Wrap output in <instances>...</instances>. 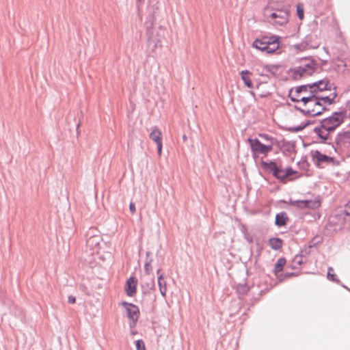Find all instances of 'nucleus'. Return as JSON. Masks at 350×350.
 Masks as SVG:
<instances>
[{
	"mask_svg": "<svg viewBox=\"0 0 350 350\" xmlns=\"http://www.w3.org/2000/svg\"><path fill=\"white\" fill-rule=\"evenodd\" d=\"M347 118L345 109L335 111L322 120L313 129V133L320 139L321 143H325L330 138L331 134L339 127Z\"/></svg>",
	"mask_w": 350,
	"mask_h": 350,
	"instance_id": "1",
	"label": "nucleus"
},
{
	"mask_svg": "<svg viewBox=\"0 0 350 350\" xmlns=\"http://www.w3.org/2000/svg\"><path fill=\"white\" fill-rule=\"evenodd\" d=\"M333 98V96L329 98L315 96L302 103V108L295 106V109L300 111L305 116H317L322 114L323 111L328 110L327 106L330 105Z\"/></svg>",
	"mask_w": 350,
	"mask_h": 350,
	"instance_id": "2",
	"label": "nucleus"
},
{
	"mask_svg": "<svg viewBox=\"0 0 350 350\" xmlns=\"http://www.w3.org/2000/svg\"><path fill=\"white\" fill-rule=\"evenodd\" d=\"M334 152L342 157H350V129L338 132L332 143Z\"/></svg>",
	"mask_w": 350,
	"mask_h": 350,
	"instance_id": "3",
	"label": "nucleus"
},
{
	"mask_svg": "<svg viewBox=\"0 0 350 350\" xmlns=\"http://www.w3.org/2000/svg\"><path fill=\"white\" fill-rule=\"evenodd\" d=\"M261 165L265 170L282 183H285L288 177L297 174V171L291 167H284L281 163L273 161L269 162L262 161Z\"/></svg>",
	"mask_w": 350,
	"mask_h": 350,
	"instance_id": "4",
	"label": "nucleus"
},
{
	"mask_svg": "<svg viewBox=\"0 0 350 350\" xmlns=\"http://www.w3.org/2000/svg\"><path fill=\"white\" fill-rule=\"evenodd\" d=\"M252 46L266 53H273L279 49V38L275 36H262L256 38L252 43Z\"/></svg>",
	"mask_w": 350,
	"mask_h": 350,
	"instance_id": "5",
	"label": "nucleus"
},
{
	"mask_svg": "<svg viewBox=\"0 0 350 350\" xmlns=\"http://www.w3.org/2000/svg\"><path fill=\"white\" fill-rule=\"evenodd\" d=\"M154 17L150 16L146 21V36L149 46L152 48H157L161 43L162 34V29L161 27H156L153 26Z\"/></svg>",
	"mask_w": 350,
	"mask_h": 350,
	"instance_id": "6",
	"label": "nucleus"
},
{
	"mask_svg": "<svg viewBox=\"0 0 350 350\" xmlns=\"http://www.w3.org/2000/svg\"><path fill=\"white\" fill-rule=\"evenodd\" d=\"M318 68V63L313 59H308V62L295 68L293 75L295 79L312 75Z\"/></svg>",
	"mask_w": 350,
	"mask_h": 350,
	"instance_id": "7",
	"label": "nucleus"
},
{
	"mask_svg": "<svg viewBox=\"0 0 350 350\" xmlns=\"http://www.w3.org/2000/svg\"><path fill=\"white\" fill-rule=\"evenodd\" d=\"M247 142L254 158L258 157L260 154L266 157L272 150L271 144H263L257 138H249Z\"/></svg>",
	"mask_w": 350,
	"mask_h": 350,
	"instance_id": "8",
	"label": "nucleus"
},
{
	"mask_svg": "<svg viewBox=\"0 0 350 350\" xmlns=\"http://www.w3.org/2000/svg\"><path fill=\"white\" fill-rule=\"evenodd\" d=\"M86 248L89 249L90 254L98 252L102 240L99 232L96 228H90L86 234Z\"/></svg>",
	"mask_w": 350,
	"mask_h": 350,
	"instance_id": "9",
	"label": "nucleus"
},
{
	"mask_svg": "<svg viewBox=\"0 0 350 350\" xmlns=\"http://www.w3.org/2000/svg\"><path fill=\"white\" fill-rule=\"evenodd\" d=\"M309 88L311 89L314 96H317L322 92L331 91L332 88L334 86L333 83H331L327 79H323L316 82L309 83Z\"/></svg>",
	"mask_w": 350,
	"mask_h": 350,
	"instance_id": "10",
	"label": "nucleus"
},
{
	"mask_svg": "<svg viewBox=\"0 0 350 350\" xmlns=\"http://www.w3.org/2000/svg\"><path fill=\"white\" fill-rule=\"evenodd\" d=\"M122 304L126 310L127 317L131 320L130 326L134 327L139 317V310L138 307L133 304L125 301L122 302Z\"/></svg>",
	"mask_w": 350,
	"mask_h": 350,
	"instance_id": "11",
	"label": "nucleus"
},
{
	"mask_svg": "<svg viewBox=\"0 0 350 350\" xmlns=\"http://www.w3.org/2000/svg\"><path fill=\"white\" fill-rule=\"evenodd\" d=\"M294 206L299 208L317 209L321 206L319 200H295L291 202Z\"/></svg>",
	"mask_w": 350,
	"mask_h": 350,
	"instance_id": "12",
	"label": "nucleus"
},
{
	"mask_svg": "<svg viewBox=\"0 0 350 350\" xmlns=\"http://www.w3.org/2000/svg\"><path fill=\"white\" fill-rule=\"evenodd\" d=\"M270 18L274 20V23L283 25L288 22V12L286 10H276L271 14Z\"/></svg>",
	"mask_w": 350,
	"mask_h": 350,
	"instance_id": "13",
	"label": "nucleus"
},
{
	"mask_svg": "<svg viewBox=\"0 0 350 350\" xmlns=\"http://www.w3.org/2000/svg\"><path fill=\"white\" fill-rule=\"evenodd\" d=\"M312 157L317 166H321L324 163H329L334 161V158L326 154H322L319 150H315L312 152Z\"/></svg>",
	"mask_w": 350,
	"mask_h": 350,
	"instance_id": "14",
	"label": "nucleus"
},
{
	"mask_svg": "<svg viewBox=\"0 0 350 350\" xmlns=\"http://www.w3.org/2000/svg\"><path fill=\"white\" fill-rule=\"evenodd\" d=\"M309 87V83L297 87V92L301 94L300 99L301 103L306 102L309 98L315 96L314 93L312 91L310 92L311 89Z\"/></svg>",
	"mask_w": 350,
	"mask_h": 350,
	"instance_id": "15",
	"label": "nucleus"
},
{
	"mask_svg": "<svg viewBox=\"0 0 350 350\" xmlns=\"http://www.w3.org/2000/svg\"><path fill=\"white\" fill-rule=\"evenodd\" d=\"M137 280L133 277L129 278L126 283L125 290L128 296H133L136 292Z\"/></svg>",
	"mask_w": 350,
	"mask_h": 350,
	"instance_id": "16",
	"label": "nucleus"
},
{
	"mask_svg": "<svg viewBox=\"0 0 350 350\" xmlns=\"http://www.w3.org/2000/svg\"><path fill=\"white\" fill-rule=\"evenodd\" d=\"M288 218L287 217V215L284 212H281L275 215V224L277 226H283L286 225V222L288 221Z\"/></svg>",
	"mask_w": 350,
	"mask_h": 350,
	"instance_id": "17",
	"label": "nucleus"
},
{
	"mask_svg": "<svg viewBox=\"0 0 350 350\" xmlns=\"http://www.w3.org/2000/svg\"><path fill=\"white\" fill-rule=\"evenodd\" d=\"M150 138L157 144L162 142V133L157 127H154L150 133Z\"/></svg>",
	"mask_w": 350,
	"mask_h": 350,
	"instance_id": "18",
	"label": "nucleus"
},
{
	"mask_svg": "<svg viewBox=\"0 0 350 350\" xmlns=\"http://www.w3.org/2000/svg\"><path fill=\"white\" fill-rule=\"evenodd\" d=\"M250 75V72L247 70H244L241 72V79L245 84L249 88H253L254 85L252 82V80L249 75Z\"/></svg>",
	"mask_w": 350,
	"mask_h": 350,
	"instance_id": "19",
	"label": "nucleus"
},
{
	"mask_svg": "<svg viewBox=\"0 0 350 350\" xmlns=\"http://www.w3.org/2000/svg\"><path fill=\"white\" fill-rule=\"evenodd\" d=\"M158 286L159 288L160 293L163 297H165L167 293V283L163 278V275L158 277Z\"/></svg>",
	"mask_w": 350,
	"mask_h": 350,
	"instance_id": "20",
	"label": "nucleus"
},
{
	"mask_svg": "<svg viewBox=\"0 0 350 350\" xmlns=\"http://www.w3.org/2000/svg\"><path fill=\"white\" fill-rule=\"evenodd\" d=\"M269 246L274 250H280L282 246V241L280 238H271L269 240Z\"/></svg>",
	"mask_w": 350,
	"mask_h": 350,
	"instance_id": "21",
	"label": "nucleus"
},
{
	"mask_svg": "<svg viewBox=\"0 0 350 350\" xmlns=\"http://www.w3.org/2000/svg\"><path fill=\"white\" fill-rule=\"evenodd\" d=\"M288 97L293 102L299 103L301 102V94L297 92V87L290 90L288 93Z\"/></svg>",
	"mask_w": 350,
	"mask_h": 350,
	"instance_id": "22",
	"label": "nucleus"
},
{
	"mask_svg": "<svg viewBox=\"0 0 350 350\" xmlns=\"http://www.w3.org/2000/svg\"><path fill=\"white\" fill-rule=\"evenodd\" d=\"M329 94H327V92H322L321 94H319V96H322V97H334L332 100L331 101L330 103V105H332L333 103H334V100H335V98H336L337 96V92L336 91V88L334 86L332 89L331 91H329Z\"/></svg>",
	"mask_w": 350,
	"mask_h": 350,
	"instance_id": "23",
	"label": "nucleus"
},
{
	"mask_svg": "<svg viewBox=\"0 0 350 350\" xmlns=\"http://www.w3.org/2000/svg\"><path fill=\"white\" fill-rule=\"evenodd\" d=\"M286 264V260L284 258H280L278 259L276 263L275 264L274 272L275 275H277L279 272L282 271L284 266Z\"/></svg>",
	"mask_w": 350,
	"mask_h": 350,
	"instance_id": "24",
	"label": "nucleus"
},
{
	"mask_svg": "<svg viewBox=\"0 0 350 350\" xmlns=\"http://www.w3.org/2000/svg\"><path fill=\"white\" fill-rule=\"evenodd\" d=\"M263 70L271 74L273 76L277 75L278 67L275 65H265L263 66Z\"/></svg>",
	"mask_w": 350,
	"mask_h": 350,
	"instance_id": "25",
	"label": "nucleus"
},
{
	"mask_svg": "<svg viewBox=\"0 0 350 350\" xmlns=\"http://www.w3.org/2000/svg\"><path fill=\"white\" fill-rule=\"evenodd\" d=\"M259 137L265 141L267 142V144H272V148L273 147L274 143L276 141L274 137H271V136H270V135H269L268 134H266V133H260V134H259Z\"/></svg>",
	"mask_w": 350,
	"mask_h": 350,
	"instance_id": "26",
	"label": "nucleus"
},
{
	"mask_svg": "<svg viewBox=\"0 0 350 350\" xmlns=\"http://www.w3.org/2000/svg\"><path fill=\"white\" fill-rule=\"evenodd\" d=\"M297 14L299 19H303L304 17V6L301 4H298L297 5Z\"/></svg>",
	"mask_w": 350,
	"mask_h": 350,
	"instance_id": "27",
	"label": "nucleus"
},
{
	"mask_svg": "<svg viewBox=\"0 0 350 350\" xmlns=\"http://www.w3.org/2000/svg\"><path fill=\"white\" fill-rule=\"evenodd\" d=\"M151 261L152 260H147L144 265V271L147 275H150L152 270V267L151 265Z\"/></svg>",
	"mask_w": 350,
	"mask_h": 350,
	"instance_id": "28",
	"label": "nucleus"
},
{
	"mask_svg": "<svg viewBox=\"0 0 350 350\" xmlns=\"http://www.w3.org/2000/svg\"><path fill=\"white\" fill-rule=\"evenodd\" d=\"M136 350H146L144 342L139 339L135 341Z\"/></svg>",
	"mask_w": 350,
	"mask_h": 350,
	"instance_id": "29",
	"label": "nucleus"
},
{
	"mask_svg": "<svg viewBox=\"0 0 350 350\" xmlns=\"http://www.w3.org/2000/svg\"><path fill=\"white\" fill-rule=\"evenodd\" d=\"M143 286H146L147 289H152L154 286V278H149L148 282L147 283H144Z\"/></svg>",
	"mask_w": 350,
	"mask_h": 350,
	"instance_id": "30",
	"label": "nucleus"
},
{
	"mask_svg": "<svg viewBox=\"0 0 350 350\" xmlns=\"http://www.w3.org/2000/svg\"><path fill=\"white\" fill-rule=\"evenodd\" d=\"M327 279L330 281L335 282L338 284L340 283V281L335 278L334 274L327 273Z\"/></svg>",
	"mask_w": 350,
	"mask_h": 350,
	"instance_id": "31",
	"label": "nucleus"
},
{
	"mask_svg": "<svg viewBox=\"0 0 350 350\" xmlns=\"http://www.w3.org/2000/svg\"><path fill=\"white\" fill-rule=\"evenodd\" d=\"M248 290H249V288L246 285H239L237 287V291L239 292H242L243 293H247L248 291Z\"/></svg>",
	"mask_w": 350,
	"mask_h": 350,
	"instance_id": "32",
	"label": "nucleus"
},
{
	"mask_svg": "<svg viewBox=\"0 0 350 350\" xmlns=\"http://www.w3.org/2000/svg\"><path fill=\"white\" fill-rule=\"evenodd\" d=\"M344 212H345V214L347 216H349L350 217V200L346 204L345 210H344Z\"/></svg>",
	"mask_w": 350,
	"mask_h": 350,
	"instance_id": "33",
	"label": "nucleus"
},
{
	"mask_svg": "<svg viewBox=\"0 0 350 350\" xmlns=\"http://www.w3.org/2000/svg\"><path fill=\"white\" fill-rule=\"evenodd\" d=\"M157 146L158 154H159V156H161V152H162V146H163L162 142L157 144Z\"/></svg>",
	"mask_w": 350,
	"mask_h": 350,
	"instance_id": "34",
	"label": "nucleus"
},
{
	"mask_svg": "<svg viewBox=\"0 0 350 350\" xmlns=\"http://www.w3.org/2000/svg\"><path fill=\"white\" fill-rule=\"evenodd\" d=\"M129 209L131 213L134 214L135 213V205L133 202H131L129 204Z\"/></svg>",
	"mask_w": 350,
	"mask_h": 350,
	"instance_id": "35",
	"label": "nucleus"
},
{
	"mask_svg": "<svg viewBox=\"0 0 350 350\" xmlns=\"http://www.w3.org/2000/svg\"><path fill=\"white\" fill-rule=\"evenodd\" d=\"M68 302L69 304H73L76 302V298L75 297L72 296V295H70L68 298Z\"/></svg>",
	"mask_w": 350,
	"mask_h": 350,
	"instance_id": "36",
	"label": "nucleus"
},
{
	"mask_svg": "<svg viewBox=\"0 0 350 350\" xmlns=\"http://www.w3.org/2000/svg\"><path fill=\"white\" fill-rule=\"evenodd\" d=\"M300 258H301V256H296L295 258V262H297L299 265H301V261Z\"/></svg>",
	"mask_w": 350,
	"mask_h": 350,
	"instance_id": "37",
	"label": "nucleus"
},
{
	"mask_svg": "<svg viewBox=\"0 0 350 350\" xmlns=\"http://www.w3.org/2000/svg\"><path fill=\"white\" fill-rule=\"evenodd\" d=\"M257 70L258 71L259 75H261V76H266V75H267V72L265 70H264L263 69L260 72L259 71L258 69Z\"/></svg>",
	"mask_w": 350,
	"mask_h": 350,
	"instance_id": "38",
	"label": "nucleus"
},
{
	"mask_svg": "<svg viewBox=\"0 0 350 350\" xmlns=\"http://www.w3.org/2000/svg\"><path fill=\"white\" fill-rule=\"evenodd\" d=\"M161 270L160 269H159L157 271V278L159 277L160 275H163L162 273H161Z\"/></svg>",
	"mask_w": 350,
	"mask_h": 350,
	"instance_id": "39",
	"label": "nucleus"
},
{
	"mask_svg": "<svg viewBox=\"0 0 350 350\" xmlns=\"http://www.w3.org/2000/svg\"><path fill=\"white\" fill-rule=\"evenodd\" d=\"M332 271H333V268L330 267H329V268H328V271H327V273H331V272H332Z\"/></svg>",
	"mask_w": 350,
	"mask_h": 350,
	"instance_id": "40",
	"label": "nucleus"
},
{
	"mask_svg": "<svg viewBox=\"0 0 350 350\" xmlns=\"http://www.w3.org/2000/svg\"><path fill=\"white\" fill-rule=\"evenodd\" d=\"M186 139H187L186 136H185V135H184V136H183V139H184V140H185Z\"/></svg>",
	"mask_w": 350,
	"mask_h": 350,
	"instance_id": "41",
	"label": "nucleus"
},
{
	"mask_svg": "<svg viewBox=\"0 0 350 350\" xmlns=\"http://www.w3.org/2000/svg\"><path fill=\"white\" fill-rule=\"evenodd\" d=\"M292 274H293V273H291V274L287 273V275L291 276V275H292Z\"/></svg>",
	"mask_w": 350,
	"mask_h": 350,
	"instance_id": "42",
	"label": "nucleus"
},
{
	"mask_svg": "<svg viewBox=\"0 0 350 350\" xmlns=\"http://www.w3.org/2000/svg\"><path fill=\"white\" fill-rule=\"evenodd\" d=\"M292 274H293V273H291V274L287 273V275L291 276V275H292Z\"/></svg>",
	"mask_w": 350,
	"mask_h": 350,
	"instance_id": "43",
	"label": "nucleus"
},
{
	"mask_svg": "<svg viewBox=\"0 0 350 350\" xmlns=\"http://www.w3.org/2000/svg\"><path fill=\"white\" fill-rule=\"evenodd\" d=\"M251 94L254 95V93L253 92H251Z\"/></svg>",
	"mask_w": 350,
	"mask_h": 350,
	"instance_id": "44",
	"label": "nucleus"
}]
</instances>
